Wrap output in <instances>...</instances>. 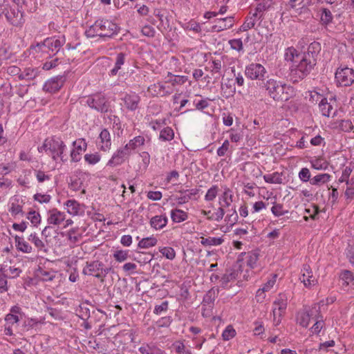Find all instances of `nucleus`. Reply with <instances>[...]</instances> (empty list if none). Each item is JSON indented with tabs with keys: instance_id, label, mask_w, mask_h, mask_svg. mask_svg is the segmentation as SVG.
Listing matches in <instances>:
<instances>
[{
	"instance_id": "f257e3e1",
	"label": "nucleus",
	"mask_w": 354,
	"mask_h": 354,
	"mask_svg": "<svg viewBox=\"0 0 354 354\" xmlns=\"http://www.w3.org/2000/svg\"><path fill=\"white\" fill-rule=\"evenodd\" d=\"M25 0H0V18L15 27H22L25 24L24 13L19 8Z\"/></svg>"
},
{
	"instance_id": "f03ea898",
	"label": "nucleus",
	"mask_w": 354,
	"mask_h": 354,
	"mask_svg": "<svg viewBox=\"0 0 354 354\" xmlns=\"http://www.w3.org/2000/svg\"><path fill=\"white\" fill-rule=\"evenodd\" d=\"M261 88L266 91L270 98L277 102H286L295 95L293 86L273 78L263 82Z\"/></svg>"
},
{
	"instance_id": "7ed1b4c3",
	"label": "nucleus",
	"mask_w": 354,
	"mask_h": 354,
	"mask_svg": "<svg viewBox=\"0 0 354 354\" xmlns=\"http://www.w3.org/2000/svg\"><path fill=\"white\" fill-rule=\"evenodd\" d=\"M66 39L64 36L56 38L48 37L44 39L43 42L37 43L33 48L37 51L47 53L49 55L59 53L61 47L65 44Z\"/></svg>"
},
{
	"instance_id": "20e7f679",
	"label": "nucleus",
	"mask_w": 354,
	"mask_h": 354,
	"mask_svg": "<svg viewBox=\"0 0 354 354\" xmlns=\"http://www.w3.org/2000/svg\"><path fill=\"white\" fill-rule=\"evenodd\" d=\"M111 270V268L105 267L102 261H92L86 262L82 273L85 275L95 277L99 279L101 282H104L105 277Z\"/></svg>"
},
{
	"instance_id": "39448f33",
	"label": "nucleus",
	"mask_w": 354,
	"mask_h": 354,
	"mask_svg": "<svg viewBox=\"0 0 354 354\" xmlns=\"http://www.w3.org/2000/svg\"><path fill=\"white\" fill-rule=\"evenodd\" d=\"M86 104L91 109L100 113H108L110 111L111 104L106 96L101 93L89 95Z\"/></svg>"
},
{
	"instance_id": "423d86ee",
	"label": "nucleus",
	"mask_w": 354,
	"mask_h": 354,
	"mask_svg": "<svg viewBox=\"0 0 354 354\" xmlns=\"http://www.w3.org/2000/svg\"><path fill=\"white\" fill-rule=\"evenodd\" d=\"M95 27H98L100 37H112L120 30V27L116 24L104 19L96 20Z\"/></svg>"
},
{
	"instance_id": "0eeeda50",
	"label": "nucleus",
	"mask_w": 354,
	"mask_h": 354,
	"mask_svg": "<svg viewBox=\"0 0 354 354\" xmlns=\"http://www.w3.org/2000/svg\"><path fill=\"white\" fill-rule=\"evenodd\" d=\"M48 151L52 156L53 160H56L58 157L64 162L67 160V156L64 154L66 145L64 142L59 138H53L48 139Z\"/></svg>"
},
{
	"instance_id": "6e6552de",
	"label": "nucleus",
	"mask_w": 354,
	"mask_h": 354,
	"mask_svg": "<svg viewBox=\"0 0 354 354\" xmlns=\"http://www.w3.org/2000/svg\"><path fill=\"white\" fill-rule=\"evenodd\" d=\"M335 78L338 86H350L354 83V69L348 67L338 68Z\"/></svg>"
},
{
	"instance_id": "1a4fd4ad",
	"label": "nucleus",
	"mask_w": 354,
	"mask_h": 354,
	"mask_svg": "<svg viewBox=\"0 0 354 354\" xmlns=\"http://www.w3.org/2000/svg\"><path fill=\"white\" fill-rule=\"evenodd\" d=\"M245 73L248 78L259 80L260 87L263 85V82H266L265 76L267 71L261 64L252 63L250 64L246 67Z\"/></svg>"
},
{
	"instance_id": "9d476101",
	"label": "nucleus",
	"mask_w": 354,
	"mask_h": 354,
	"mask_svg": "<svg viewBox=\"0 0 354 354\" xmlns=\"http://www.w3.org/2000/svg\"><path fill=\"white\" fill-rule=\"evenodd\" d=\"M315 65L314 61L311 62L301 55L293 71L299 78L303 79L310 73Z\"/></svg>"
},
{
	"instance_id": "9b49d317",
	"label": "nucleus",
	"mask_w": 354,
	"mask_h": 354,
	"mask_svg": "<svg viewBox=\"0 0 354 354\" xmlns=\"http://www.w3.org/2000/svg\"><path fill=\"white\" fill-rule=\"evenodd\" d=\"M130 154L131 151L125 145L124 147L118 149L113 153L112 158L109 160L107 165L115 167L116 165H121L124 162L125 159L130 156Z\"/></svg>"
},
{
	"instance_id": "f8f14e48",
	"label": "nucleus",
	"mask_w": 354,
	"mask_h": 354,
	"mask_svg": "<svg viewBox=\"0 0 354 354\" xmlns=\"http://www.w3.org/2000/svg\"><path fill=\"white\" fill-rule=\"evenodd\" d=\"M316 314H319V307L317 308L316 306L309 310H305L301 313L298 317L299 324L304 328H307L309 325V322L313 316H316Z\"/></svg>"
},
{
	"instance_id": "ddd939ff",
	"label": "nucleus",
	"mask_w": 354,
	"mask_h": 354,
	"mask_svg": "<svg viewBox=\"0 0 354 354\" xmlns=\"http://www.w3.org/2000/svg\"><path fill=\"white\" fill-rule=\"evenodd\" d=\"M97 146L104 151L111 149V138L108 129H104L102 130L97 140Z\"/></svg>"
},
{
	"instance_id": "4468645a",
	"label": "nucleus",
	"mask_w": 354,
	"mask_h": 354,
	"mask_svg": "<svg viewBox=\"0 0 354 354\" xmlns=\"http://www.w3.org/2000/svg\"><path fill=\"white\" fill-rule=\"evenodd\" d=\"M216 24L212 27V31L221 32L223 30L230 28L233 26L234 23V17L232 16L216 19L215 20Z\"/></svg>"
},
{
	"instance_id": "2eb2a0df",
	"label": "nucleus",
	"mask_w": 354,
	"mask_h": 354,
	"mask_svg": "<svg viewBox=\"0 0 354 354\" xmlns=\"http://www.w3.org/2000/svg\"><path fill=\"white\" fill-rule=\"evenodd\" d=\"M63 77H55L48 80L43 86V90L48 93H55L59 91L63 85Z\"/></svg>"
},
{
	"instance_id": "dca6fc26",
	"label": "nucleus",
	"mask_w": 354,
	"mask_h": 354,
	"mask_svg": "<svg viewBox=\"0 0 354 354\" xmlns=\"http://www.w3.org/2000/svg\"><path fill=\"white\" fill-rule=\"evenodd\" d=\"M321 50V45L319 42L313 41L308 47L306 53H304L302 56L311 62L314 61V64H317V58Z\"/></svg>"
},
{
	"instance_id": "f3484780",
	"label": "nucleus",
	"mask_w": 354,
	"mask_h": 354,
	"mask_svg": "<svg viewBox=\"0 0 354 354\" xmlns=\"http://www.w3.org/2000/svg\"><path fill=\"white\" fill-rule=\"evenodd\" d=\"M47 222L49 225H59L65 220V214L56 208L50 209L48 212Z\"/></svg>"
},
{
	"instance_id": "a211bd4d",
	"label": "nucleus",
	"mask_w": 354,
	"mask_h": 354,
	"mask_svg": "<svg viewBox=\"0 0 354 354\" xmlns=\"http://www.w3.org/2000/svg\"><path fill=\"white\" fill-rule=\"evenodd\" d=\"M199 190L198 189H180L178 191L179 196H177L176 200L178 204H184L189 202L192 198V196L198 194Z\"/></svg>"
},
{
	"instance_id": "6ab92c4d",
	"label": "nucleus",
	"mask_w": 354,
	"mask_h": 354,
	"mask_svg": "<svg viewBox=\"0 0 354 354\" xmlns=\"http://www.w3.org/2000/svg\"><path fill=\"white\" fill-rule=\"evenodd\" d=\"M125 107L130 111H135L138 107L140 97L135 94H127L123 98Z\"/></svg>"
},
{
	"instance_id": "aec40b11",
	"label": "nucleus",
	"mask_w": 354,
	"mask_h": 354,
	"mask_svg": "<svg viewBox=\"0 0 354 354\" xmlns=\"http://www.w3.org/2000/svg\"><path fill=\"white\" fill-rule=\"evenodd\" d=\"M168 219L165 215L155 216L150 220V225L155 230H161L166 226Z\"/></svg>"
},
{
	"instance_id": "412c9836",
	"label": "nucleus",
	"mask_w": 354,
	"mask_h": 354,
	"mask_svg": "<svg viewBox=\"0 0 354 354\" xmlns=\"http://www.w3.org/2000/svg\"><path fill=\"white\" fill-rule=\"evenodd\" d=\"M311 272V269L308 265H304L303 268V273L300 277V280L304 283L306 287H310L315 285L317 280L316 279H309L308 277H310V274Z\"/></svg>"
},
{
	"instance_id": "4be33fe9",
	"label": "nucleus",
	"mask_w": 354,
	"mask_h": 354,
	"mask_svg": "<svg viewBox=\"0 0 354 354\" xmlns=\"http://www.w3.org/2000/svg\"><path fill=\"white\" fill-rule=\"evenodd\" d=\"M138 351L141 354H162V351L154 344H143Z\"/></svg>"
},
{
	"instance_id": "5701e85b",
	"label": "nucleus",
	"mask_w": 354,
	"mask_h": 354,
	"mask_svg": "<svg viewBox=\"0 0 354 354\" xmlns=\"http://www.w3.org/2000/svg\"><path fill=\"white\" fill-rule=\"evenodd\" d=\"M16 248L18 250L25 253H30L32 250L31 245L23 237L16 235L15 236Z\"/></svg>"
},
{
	"instance_id": "b1692460",
	"label": "nucleus",
	"mask_w": 354,
	"mask_h": 354,
	"mask_svg": "<svg viewBox=\"0 0 354 354\" xmlns=\"http://www.w3.org/2000/svg\"><path fill=\"white\" fill-rule=\"evenodd\" d=\"M171 218L174 222L180 223L187 220L188 215L187 212L181 209H173L171 212Z\"/></svg>"
},
{
	"instance_id": "393cba45",
	"label": "nucleus",
	"mask_w": 354,
	"mask_h": 354,
	"mask_svg": "<svg viewBox=\"0 0 354 354\" xmlns=\"http://www.w3.org/2000/svg\"><path fill=\"white\" fill-rule=\"evenodd\" d=\"M256 18L257 13H253L251 17H247L237 32H245L253 28L256 23Z\"/></svg>"
},
{
	"instance_id": "a878e982",
	"label": "nucleus",
	"mask_w": 354,
	"mask_h": 354,
	"mask_svg": "<svg viewBox=\"0 0 354 354\" xmlns=\"http://www.w3.org/2000/svg\"><path fill=\"white\" fill-rule=\"evenodd\" d=\"M145 139L142 136H136L133 139L130 140L129 143L126 145L130 151L135 150L138 147L144 145Z\"/></svg>"
},
{
	"instance_id": "bb28decb",
	"label": "nucleus",
	"mask_w": 354,
	"mask_h": 354,
	"mask_svg": "<svg viewBox=\"0 0 354 354\" xmlns=\"http://www.w3.org/2000/svg\"><path fill=\"white\" fill-rule=\"evenodd\" d=\"M319 110L322 115L326 117H329L331 113V111L333 109V106L328 102L326 98H322L319 103Z\"/></svg>"
},
{
	"instance_id": "cd10ccee",
	"label": "nucleus",
	"mask_w": 354,
	"mask_h": 354,
	"mask_svg": "<svg viewBox=\"0 0 354 354\" xmlns=\"http://www.w3.org/2000/svg\"><path fill=\"white\" fill-rule=\"evenodd\" d=\"M331 176L328 174H320L311 178L310 184L319 186L328 182Z\"/></svg>"
},
{
	"instance_id": "c85d7f7f",
	"label": "nucleus",
	"mask_w": 354,
	"mask_h": 354,
	"mask_svg": "<svg viewBox=\"0 0 354 354\" xmlns=\"http://www.w3.org/2000/svg\"><path fill=\"white\" fill-rule=\"evenodd\" d=\"M28 241L34 243L39 251H47L44 243L37 236L36 233L30 234L28 236Z\"/></svg>"
},
{
	"instance_id": "c756f323",
	"label": "nucleus",
	"mask_w": 354,
	"mask_h": 354,
	"mask_svg": "<svg viewBox=\"0 0 354 354\" xmlns=\"http://www.w3.org/2000/svg\"><path fill=\"white\" fill-rule=\"evenodd\" d=\"M301 55L302 54L298 53L297 50L292 47L286 50L285 57L287 61L297 63Z\"/></svg>"
},
{
	"instance_id": "7c9ffc66",
	"label": "nucleus",
	"mask_w": 354,
	"mask_h": 354,
	"mask_svg": "<svg viewBox=\"0 0 354 354\" xmlns=\"http://www.w3.org/2000/svg\"><path fill=\"white\" fill-rule=\"evenodd\" d=\"M158 240L153 236L144 238L140 240L138 244L140 248H149L157 244Z\"/></svg>"
},
{
	"instance_id": "2f4dec72",
	"label": "nucleus",
	"mask_w": 354,
	"mask_h": 354,
	"mask_svg": "<svg viewBox=\"0 0 354 354\" xmlns=\"http://www.w3.org/2000/svg\"><path fill=\"white\" fill-rule=\"evenodd\" d=\"M273 204L271 212L275 216H283L288 213V210L284 209L283 205L281 203H277L276 201L272 202Z\"/></svg>"
},
{
	"instance_id": "473e14b6",
	"label": "nucleus",
	"mask_w": 354,
	"mask_h": 354,
	"mask_svg": "<svg viewBox=\"0 0 354 354\" xmlns=\"http://www.w3.org/2000/svg\"><path fill=\"white\" fill-rule=\"evenodd\" d=\"M263 179L266 183L281 184L282 178L279 173L274 172L271 174H266L263 176Z\"/></svg>"
},
{
	"instance_id": "72a5a7b5",
	"label": "nucleus",
	"mask_w": 354,
	"mask_h": 354,
	"mask_svg": "<svg viewBox=\"0 0 354 354\" xmlns=\"http://www.w3.org/2000/svg\"><path fill=\"white\" fill-rule=\"evenodd\" d=\"M67 212L70 214L76 215L80 211V204L75 200H68L65 203Z\"/></svg>"
},
{
	"instance_id": "f704fd0d",
	"label": "nucleus",
	"mask_w": 354,
	"mask_h": 354,
	"mask_svg": "<svg viewBox=\"0 0 354 354\" xmlns=\"http://www.w3.org/2000/svg\"><path fill=\"white\" fill-rule=\"evenodd\" d=\"M153 257V255L150 253H143L140 252H137L136 257L133 258V260L136 261L140 263H149Z\"/></svg>"
},
{
	"instance_id": "c9c22d12",
	"label": "nucleus",
	"mask_w": 354,
	"mask_h": 354,
	"mask_svg": "<svg viewBox=\"0 0 354 354\" xmlns=\"http://www.w3.org/2000/svg\"><path fill=\"white\" fill-rule=\"evenodd\" d=\"M223 239L222 238H216V237H207L204 238L201 237V243L203 245H219L223 243Z\"/></svg>"
},
{
	"instance_id": "e433bc0d",
	"label": "nucleus",
	"mask_w": 354,
	"mask_h": 354,
	"mask_svg": "<svg viewBox=\"0 0 354 354\" xmlns=\"http://www.w3.org/2000/svg\"><path fill=\"white\" fill-rule=\"evenodd\" d=\"M77 315L84 321L90 317V310L85 304H80L76 310Z\"/></svg>"
},
{
	"instance_id": "4c0bfd02",
	"label": "nucleus",
	"mask_w": 354,
	"mask_h": 354,
	"mask_svg": "<svg viewBox=\"0 0 354 354\" xmlns=\"http://www.w3.org/2000/svg\"><path fill=\"white\" fill-rule=\"evenodd\" d=\"M168 76H170L171 78L169 79L167 82L171 83L172 86L182 85L187 80L186 76L173 75L171 73H168Z\"/></svg>"
},
{
	"instance_id": "58836bf2",
	"label": "nucleus",
	"mask_w": 354,
	"mask_h": 354,
	"mask_svg": "<svg viewBox=\"0 0 354 354\" xmlns=\"http://www.w3.org/2000/svg\"><path fill=\"white\" fill-rule=\"evenodd\" d=\"M153 89L156 93L157 95L165 96L171 93V91H166L165 86L160 82L154 84L151 87L149 88V90Z\"/></svg>"
},
{
	"instance_id": "ea45409f",
	"label": "nucleus",
	"mask_w": 354,
	"mask_h": 354,
	"mask_svg": "<svg viewBox=\"0 0 354 354\" xmlns=\"http://www.w3.org/2000/svg\"><path fill=\"white\" fill-rule=\"evenodd\" d=\"M174 137V133L171 128L170 127H165L163 129L160 131V139L164 141H170Z\"/></svg>"
},
{
	"instance_id": "a19ab883",
	"label": "nucleus",
	"mask_w": 354,
	"mask_h": 354,
	"mask_svg": "<svg viewBox=\"0 0 354 354\" xmlns=\"http://www.w3.org/2000/svg\"><path fill=\"white\" fill-rule=\"evenodd\" d=\"M124 63V54L120 53L118 54L116 57V61L115 64V66L113 69L111 70V75H115L118 71L121 68V66Z\"/></svg>"
},
{
	"instance_id": "79ce46f5",
	"label": "nucleus",
	"mask_w": 354,
	"mask_h": 354,
	"mask_svg": "<svg viewBox=\"0 0 354 354\" xmlns=\"http://www.w3.org/2000/svg\"><path fill=\"white\" fill-rule=\"evenodd\" d=\"M37 75V72L34 68H28L24 70V72L21 73L19 75L20 80H32L35 78Z\"/></svg>"
},
{
	"instance_id": "37998d69",
	"label": "nucleus",
	"mask_w": 354,
	"mask_h": 354,
	"mask_svg": "<svg viewBox=\"0 0 354 354\" xmlns=\"http://www.w3.org/2000/svg\"><path fill=\"white\" fill-rule=\"evenodd\" d=\"M236 277V273L234 271H232L230 272H227L223 275L221 279V285L222 287L225 288L227 286L228 283L231 281H233Z\"/></svg>"
},
{
	"instance_id": "c03bdc74",
	"label": "nucleus",
	"mask_w": 354,
	"mask_h": 354,
	"mask_svg": "<svg viewBox=\"0 0 354 354\" xmlns=\"http://www.w3.org/2000/svg\"><path fill=\"white\" fill-rule=\"evenodd\" d=\"M259 259V254L255 252H248L246 256V263L251 268H254Z\"/></svg>"
},
{
	"instance_id": "a18cd8bd",
	"label": "nucleus",
	"mask_w": 354,
	"mask_h": 354,
	"mask_svg": "<svg viewBox=\"0 0 354 354\" xmlns=\"http://www.w3.org/2000/svg\"><path fill=\"white\" fill-rule=\"evenodd\" d=\"M273 305L274 308H277L278 309L279 317H281L287 307L286 300L282 298L279 299L274 301Z\"/></svg>"
},
{
	"instance_id": "49530a36",
	"label": "nucleus",
	"mask_w": 354,
	"mask_h": 354,
	"mask_svg": "<svg viewBox=\"0 0 354 354\" xmlns=\"http://www.w3.org/2000/svg\"><path fill=\"white\" fill-rule=\"evenodd\" d=\"M159 252L167 259L173 260L176 257L175 250L171 247L160 248Z\"/></svg>"
},
{
	"instance_id": "de8ad7c7",
	"label": "nucleus",
	"mask_w": 354,
	"mask_h": 354,
	"mask_svg": "<svg viewBox=\"0 0 354 354\" xmlns=\"http://www.w3.org/2000/svg\"><path fill=\"white\" fill-rule=\"evenodd\" d=\"M218 192V187L217 185L212 186L207 192L205 196V200L206 201H214Z\"/></svg>"
},
{
	"instance_id": "09e8293b",
	"label": "nucleus",
	"mask_w": 354,
	"mask_h": 354,
	"mask_svg": "<svg viewBox=\"0 0 354 354\" xmlns=\"http://www.w3.org/2000/svg\"><path fill=\"white\" fill-rule=\"evenodd\" d=\"M128 250H116L113 254V257L114 259L118 262H123L128 259Z\"/></svg>"
},
{
	"instance_id": "8fccbe9b",
	"label": "nucleus",
	"mask_w": 354,
	"mask_h": 354,
	"mask_svg": "<svg viewBox=\"0 0 354 354\" xmlns=\"http://www.w3.org/2000/svg\"><path fill=\"white\" fill-rule=\"evenodd\" d=\"M173 346L178 354H192L191 351L181 342H176Z\"/></svg>"
},
{
	"instance_id": "3c124183",
	"label": "nucleus",
	"mask_w": 354,
	"mask_h": 354,
	"mask_svg": "<svg viewBox=\"0 0 354 354\" xmlns=\"http://www.w3.org/2000/svg\"><path fill=\"white\" fill-rule=\"evenodd\" d=\"M236 335V331L234 328L230 325L226 327L222 333L223 340L227 341L233 338Z\"/></svg>"
},
{
	"instance_id": "603ef678",
	"label": "nucleus",
	"mask_w": 354,
	"mask_h": 354,
	"mask_svg": "<svg viewBox=\"0 0 354 354\" xmlns=\"http://www.w3.org/2000/svg\"><path fill=\"white\" fill-rule=\"evenodd\" d=\"M228 43L232 49L238 52L243 51V45L241 39H230Z\"/></svg>"
},
{
	"instance_id": "864d4df0",
	"label": "nucleus",
	"mask_w": 354,
	"mask_h": 354,
	"mask_svg": "<svg viewBox=\"0 0 354 354\" xmlns=\"http://www.w3.org/2000/svg\"><path fill=\"white\" fill-rule=\"evenodd\" d=\"M223 200L225 207H229L233 201V195L230 188L225 187L223 194Z\"/></svg>"
},
{
	"instance_id": "5fc2aeb1",
	"label": "nucleus",
	"mask_w": 354,
	"mask_h": 354,
	"mask_svg": "<svg viewBox=\"0 0 354 354\" xmlns=\"http://www.w3.org/2000/svg\"><path fill=\"white\" fill-rule=\"evenodd\" d=\"M82 238L81 234L77 233V229L73 228L70 230L68 232V239L72 243H77L80 239Z\"/></svg>"
},
{
	"instance_id": "6e6d98bb",
	"label": "nucleus",
	"mask_w": 354,
	"mask_h": 354,
	"mask_svg": "<svg viewBox=\"0 0 354 354\" xmlns=\"http://www.w3.org/2000/svg\"><path fill=\"white\" fill-rule=\"evenodd\" d=\"M37 276L43 281H51L55 277V274L53 272L41 268L37 271Z\"/></svg>"
},
{
	"instance_id": "4d7b16f0",
	"label": "nucleus",
	"mask_w": 354,
	"mask_h": 354,
	"mask_svg": "<svg viewBox=\"0 0 354 354\" xmlns=\"http://www.w3.org/2000/svg\"><path fill=\"white\" fill-rule=\"evenodd\" d=\"M84 160L90 165H95L100 160V156L97 153H88L84 156Z\"/></svg>"
},
{
	"instance_id": "13d9d810",
	"label": "nucleus",
	"mask_w": 354,
	"mask_h": 354,
	"mask_svg": "<svg viewBox=\"0 0 354 354\" xmlns=\"http://www.w3.org/2000/svg\"><path fill=\"white\" fill-rule=\"evenodd\" d=\"M27 218L30 221V222L35 225L37 226L41 222V216L39 213H37L35 211H30L28 212Z\"/></svg>"
},
{
	"instance_id": "bf43d9fd",
	"label": "nucleus",
	"mask_w": 354,
	"mask_h": 354,
	"mask_svg": "<svg viewBox=\"0 0 354 354\" xmlns=\"http://www.w3.org/2000/svg\"><path fill=\"white\" fill-rule=\"evenodd\" d=\"M310 172L308 168L304 167L299 172V178L302 182H310Z\"/></svg>"
},
{
	"instance_id": "052dcab7",
	"label": "nucleus",
	"mask_w": 354,
	"mask_h": 354,
	"mask_svg": "<svg viewBox=\"0 0 354 354\" xmlns=\"http://www.w3.org/2000/svg\"><path fill=\"white\" fill-rule=\"evenodd\" d=\"M85 35L88 38H92L95 36L100 37V31L98 27H95V22L88 29L85 31Z\"/></svg>"
},
{
	"instance_id": "680f3d73",
	"label": "nucleus",
	"mask_w": 354,
	"mask_h": 354,
	"mask_svg": "<svg viewBox=\"0 0 354 354\" xmlns=\"http://www.w3.org/2000/svg\"><path fill=\"white\" fill-rule=\"evenodd\" d=\"M321 20L325 24H328L330 23L333 20V15L331 12L329 10L324 8L322 10Z\"/></svg>"
},
{
	"instance_id": "e2e57ef3",
	"label": "nucleus",
	"mask_w": 354,
	"mask_h": 354,
	"mask_svg": "<svg viewBox=\"0 0 354 354\" xmlns=\"http://www.w3.org/2000/svg\"><path fill=\"white\" fill-rule=\"evenodd\" d=\"M342 279L346 283V284H349L352 283L354 285V276L353 273L349 270H344L341 274Z\"/></svg>"
},
{
	"instance_id": "0e129e2a",
	"label": "nucleus",
	"mask_w": 354,
	"mask_h": 354,
	"mask_svg": "<svg viewBox=\"0 0 354 354\" xmlns=\"http://www.w3.org/2000/svg\"><path fill=\"white\" fill-rule=\"evenodd\" d=\"M33 198L35 201H37L40 203H48L50 202L51 197L48 194L37 193L33 196Z\"/></svg>"
},
{
	"instance_id": "69168bd1",
	"label": "nucleus",
	"mask_w": 354,
	"mask_h": 354,
	"mask_svg": "<svg viewBox=\"0 0 354 354\" xmlns=\"http://www.w3.org/2000/svg\"><path fill=\"white\" fill-rule=\"evenodd\" d=\"M339 127L342 131L345 132H349L353 128L352 122L348 120H341Z\"/></svg>"
},
{
	"instance_id": "338daca9",
	"label": "nucleus",
	"mask_w": 354,
	"mask_h": 354,
	"mask_svg": "<svg viewBox=\"0 0 354 354\" xmlns=\"http://www.w3.org/2000/svg\"><path fill=\"white\" fill-rule=\"evenodd\" d=\"M316 322L311 328V331L313 333L318 334L323 327L322 317L319 315V317L315 319Z\"/></svg>"
},
{
	"instance_id": "774afa93",
	"label": "nucleus",
	"mask_w": 354,
	"mask_h": 354,
	"mask_svg": "<svg viewBox=\"0 0 354 354\" xmlns=\"http://www.w3.org/2000/svg\"><path fill=\"white\" fill-rule=\"evenodd\" d=\"M141 32L143 35L149 37H153L156 33L155 29L149 25L145 26L142 30Z\"/></svg>"
}]
</instances>
